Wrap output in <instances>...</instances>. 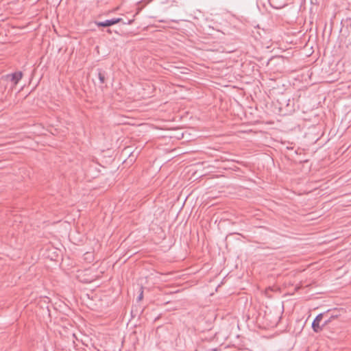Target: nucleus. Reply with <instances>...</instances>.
I'll return each mask as SVG.
<instances>
[{
    "instance_id": "7ed1b4c3",
    "label": "nucleus",
    "mask_w": 351,
    "mask_h": 351,
    "mask_svg": "<svg viewBox=\"0 0 351 351\" xmlns=\"http://www.w3.org/2000/svg\"><path fill=\"white\" fill-rule=\"evenodd\" d=\"M122 21L121 18H114L103 22H95L97 27H110Z\"/></svg>"
},
{
    "instance_id": "39448f33",
    "label": "nucleus",
    "mask_w": 351,
    "mask_h": 351,
    "mask_svg": "<svg viewBox=\"0 0 351 351\" xmlns=\"http://www.w3.org/2000/svg\"><path fill=\"white\" fill-rule=\"evenodd\" d=\"M338 317V314L332 313L329 317L330 318V319L334 320L337 319Z\"/></svg>"
},
{
    "instance_id": "0eeeda50",
    "label": "nucleus",
    "mask_w": 351,
    "mask_h": 351,
    "mask_svg": "<svg viewBox=\"0 0 351 351\" xmlns=\"http://www.w3.org/2000/svg\"><path fill=\"white\" fill-rule=\"evenodd\" d=\"M143 291H141L140 295L138 297V301L141 300L143 299Z\"/></svg>"
},
{
    "instance_id": "20e7f679",
    "label": "nucleus",
    "mask_w": 351,
    "mask_h": 351,
    "mask_svg": "<svg viewBox=\"0 0 351 351\" xmlns=\"http://www.w3.org/2000/svg\"><path fill=\"white\" fill-rule=\"evenodd\" d=\"M98 77H99V80L101 84H104L105 82V75H104V73H103L101 71H99V73H98Z\"/></svg>"
},
{
    "instance_id": "f257e3e1",
    "label": "nucleus",
    "mask_w": 351,
    "mask_h": 351,
    "mask_svg": "<svg viewBox=\"0 0 351 351\" xmlns=\"http://www.w3.org/2000/svg\"><path fill=\"white\" fill-rule=\"evenodd\" d=\"M323 317H324L323 313L319 314L315 317V319H314V321L312 323V328L315 332H319L324 328L323 325H320V323L323 319Z\"/></svg>"
},
{
    "instance_id": "6e6552de",
    "label": "nucleus",
    "mask_w": 351,
    "mask_h": 351,
    "mask_svg": "<svg viewBox=\"0 0 351 351\" xmlns=\"http://www.w3.org/2000/svg\"><path fill=\"white\" fill-rule=\"evenodd\" d=\"M107 32H108V33H111L110 29H108V31H107Z\"/></svg>"
},
{
    "instance_id": "f03ea898",
    "label": "nucleus",
    "mask_w": 351,
    "mask_h": 351,
    "mask_svg": "<svg viewBox=\"0 0 351 351\" xmlns=\"http://www.w3.org/2000/svg\"><path fill=\"white\" fill-rule=\"evenodd\" d=\"M22 77V72L19 71L10 75H7L4 77L6 80L12 82L13 83V86H15L18 84Z\"/></svg>"
},
{
    "instance_id": "423d86ee",
    "label": "nucleus",
    "mask_w": 351,
    "mask_h": 351,
    "mask_svg": "<svg viewBox=\"0 0 351 351\" xmlns=\"http://www.w3.org/2000/svg\"><path fill=\"white\" fill-rule=\"evenodd\" d=\"M332 320L330 319V318L329 317L328 319H326V321H324V322L322 324L323 325V327H325L326 326H327L328 324H329Z\"/></svg>"
}]
</instances>
